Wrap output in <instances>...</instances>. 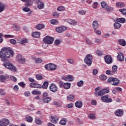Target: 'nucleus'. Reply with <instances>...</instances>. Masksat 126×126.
<instances>
[{
	"mask_svg": "<svg viewBox=\"0 0 126 126\" xmlns=\"http://www.w3.org/2000/svg\"><path fill=\"white\" fill-rule=\"evenodd\" d=\"M13 55V51L10 47H4L0 51V58H1L2 62H7L8 59L7 58L12 57Z\"/></svg>",
	"mask_w": 126,
	"mask_h": 126,
	"instance_id": "1",
	"label": "nucleus"
},
{
	"mask_svg": "<svg viewBox=\"0 0 126 126\" xmlns=\"http://www.w3.org/2000/svg\"><path fill=\"white\" fill-rule=\"evenodd\" d=\"M107 83L111 84L113 86H118L120 84V80L117 78L111 77L107 79Z\"/></svg>",
	"mask_w": 126,
	"mask_h": 126,
	"instance_id": "2",
	"label": "nucleus"
},
{
	"mask_svg": "<svg viewBox=\"0 0 126 126\" xmlns=\"http://www.w3.org/2000/svg\"><path fill=\"white\" fill-rule=\"evenodd\" d=\"M2 65L6 67V68H8V69L11 70V71H13V72H16V67L13 65V64H12V63H11L6 62L4 64H2Z\"/></svg>",
	"mask_w": 126,
	"mask_h": 126,
	"instance_id": "3",
	"label": "nucleus"
},
{
	"mask_svg": "<svg viewBox=\"0 0 126 126\" xmlns=\"http://www.w3.org/2000/svg\"><path fill=\"white\" fill-rule=\"evenodd\" d=\"M93 60V57L91 54H88L86 56V57L84 59V63L90 66L92 64V61Z\"/></svg>",
	"mask_w": 126,
	"mask_h": 126,
	"instance_id": "4",
	"label": "nucleus"
},
{
	"mask_svg": "<svg viewBox=\"0 0 126 126\" xmlns=\"http://www.w3.org/2000/svg\"><path fill=\"white\" fill-rule=\"evenodd\" d=\"M54 40L55 38L54 37L49 36L44 37L43 40L44 43L48 45H52Z\"/></svg>",
	"mask_w": 126,
	"mask_h": 126,
	"instance_id": "5",
	"label": "nucleus"
},
{
	"mask_svg": "<svg viewBox=\"0 0 126 126\" xmlns=\"http://www.w3.org/2000/svg\"><path fill=\"white\" fill-rule=\"evenodd\" d=\"M45 69L47 70H56L57 69V65H55L54 63H50L46 64L44 66Z\"/></svg>",
	"mask_w": 126,
	"mask_h": 126,
	"instance_id": "6",
	"label": "nucleus"
},
{
	"mask_svg": "<svg viewBox=\"0 0 126 126\" xmlns=\"http://www.w3.org/2000/svg\"><path fill=\"white\" fill-rule=\"evenodd\" d=\"M108 95H104L101 97V100L104 103H111V102H113V99L111 98H109Z\"/></svg>",
	"mask_w": 126,
	"mask_h": 126,
	"instance_id": "7",
	"label": "nucleus"
},
{
	"mask_svg": "<svg viewBox=\"0 0 126 126\" xmlns=\"http://www.w3.org/2000/svg\"><path fill=\"white\" fill-rule=\"evenodd\" d=\"M17 60L18 63H25V62H26L25 58H24L23 56L20 54H18L17 56Z\"/></svg>",
	"mask_w": 126,
	"mask_h": 126,
	"instance_id": "8",
	"label": "nucleus"
},
{
	"mask_svg": "<svg viewBox=\"0 0 126 126\" xmlns=\"http://www.w3.org/2000/svg\"><path fill=\"white\" fill-rule=\"evenodd\" d=\"M49 89L51 92L55 93V92H57L58 91V87H57L56 84L52 83L50 85Z\"/></svg>",
	"mask_w": 126,
	"mask_h": 126,
	"instance_id": "9",
	"label": "nucleus"
},
{
	"mask_svg": "<svg viewBox=\"0 0 126 126\" xmlns=\"http://www.w3.org/2000/svg\"><path fill=\"white\" fill-rule=\"evenodd\" d=\"M104 60L105 63L108 64H110V63H113V60L112 59V57L110 55H106L104 57Z\"/></svg>",
	"mask_w": 126,
	"mask_h": 126,
	"instance_id": "10",
	"label": "nucleus"
},
{
	"mask_svg": "<svg viewBox=\"0 0 126 126\" xmlns=\"http://www.w3.org/2000/svg\"><path fill=\"white\" fill-rule=\"evenodd\" d=\"M8 125H9V121L7 119L0 121V126H7Z\"/></svg>",
	"mask_w": 126,
	"mask_h": 126,
	"instance_id": "11",
	"label": "nucleus"
},
{
	"mask_svg": "<svg viewBox=\"0 0 126 126\" xmlns=\"http://www.w3.org/2000/svg\"><path fill=\"white\" fill-rule=\"evenodd\" d=\"M66 27H64V26H61L59 27H58L56 29V30L57 31V32H58V33H62L64 31H65V30H66Z\"/></svg>",
	"mask_w": 126,
	"mask_h": 126,
	"instance_id": "12",
	"label": "nucleus"
},
{
	"mask_svg": "<svg viewBox=\"0 0 126 126\" xmlns=\"http://www.w3.org/2000/svg\"><path fill=\"white\" fill-rule=\"evenodd\" d=\"M63 80H65V81H73V79H74V78H73V76L71 75H68L66 77L63 78Z\"/></svg>",
	"mask_w": 126,
	"mask_h": 126,
	"instance_id": "13",
	"label": "nucleus"
},
{
	"mask_svg": "<svg viewBox=\"0 0 126 126\" xmlns=\"http://www.w3.org/2000/svg\"><path fill=\"white\" fill-rule=\"evenodd\" d=\"M117 59L120 62H124L125 61V57L124 56V53H119L117 56Z\"/></svg>",
	"mask_w": 126,
	"mask_h": 126,
	"instance_id": "14",
	"label": "nucleus"
},
{
	"mask_svg": "<svg viewBox=\"0 0 126 126\" xmlns=\"http://www.w3.org/2000/svg\"><path fill=\"white\" fill-rule=\"evenodd\" d=\"M83 105V103L80 100H78L76 101L75 103V107L76 108H78V109H81V108H82Z\"/></svg>",
	"mask_w": 126,
	"mask_h": 126,
	"instance_id": "15",
	"label": "nucleus"
},
{
	"mask_svg": "<svg viewBox=\"0 0 126 126\" xmlns=\"http://www.w3.org/2000/svg\"><path fill=\"white\" fill-rule=\"evenodd\" d=\"M124 114V110L122 109H118L115 112V116L117 117H122Z\"/></svg>",
	"mask_w": 126,
	"mask_h": 126,
	"instance_id": "16",
	"label": "nucleus"
},
{
	"mask_svg": "<svg viewBox=\"0 0 126 126\" xmlns=\"http://www.w3.org/2000/svg\"><path fill=\"white\" fill-rule=\"evenodd\" d=\"M92 25H93V28H94V31H96L98 27H99V23H98V21H94L93 22Z\"/></svg>",
	"mask_w": 126,
	"mask_h": 126,
	"instance_id": "17",
	"label": "nucleus"
},
{
	"mask_svg": "<svg viewBox=\"0 0 126 126\" xmlns=\"http://www.w3.org/2000/svg\"><path fill=\"white\" fill-rule=\"evenodd\" d=\"M59 121V117L58 116H51V122L53 124H57Z\"/></svg>",
	"mask_w": 126,
	"mask_h": 126,
	"instance_id": "18",
	"label": "nucleus"
},
{
	"mask_svg": "<svg viewBox=\"0 0 126 126\" xmlns=\"http://www.w3.org/2000/svg\"><path fill=\"white\" fill-rule=\"evenodd\" d=\"M37 30H42V29H44L45 28V25L42 24H38L35 26V27Z\"/></svg>",
	"mask_w": 126,
	"mask_h": 126,
	"instance_id": "19",
	"label": "nucleus"
},
{
	"mask_svg": "<svg viewBox=\"0 0 126 126\" xmlns=\"http://www.w3.org/2000/svg\"><path fill=\"white\" fill-rule=\"evenodd\" d=\"M44 5H45V4L41 0L37 3V7L39 9H43Z\"/></svg>",
	"mask_w": 126,
	"mask_h": 126,
	"instance_id": "20",
	"label": "nucleus"
},
{
	"mask_svg": "<svg viewBox=\"0 0 126 126\" xmlns=\"http://www.w3.org/2000/svg\"><path fill=\"white\" fill-rule=\"evenodd\" d=\"M9 76H3L2 75H0V82H4L7 78H9Z\"/></svg>",
	"mask_w": 126,
	"mask_h": 126,
	"instance_id": "21",
	"label": "nucleus"
},
{
	"mask_svg": "<svg viewBox=\"0 0 126 126\" xmlns=\"http://www.w3.org/2000/svg\"><path fill=\"white\" fill-rule=\"evenodd\" d=\"M40 35H41V33L38 32H35L32 34V37H34V38H39Z\"/></svg>",
	"mask_w": 126,
	"mask_h": 126,
	"instance_id": "22",
	"label": "nucleus"
},
{
	"mask_svg": "<svg viewBox=\"0 0 126 126\" xmlns=\"http://www.w3.org/2000/svg\"><path fill=\"white\" fill-rule=\"evenodd\" d=\"M119 43L121 46H123V47H125V46L126 45V41L125 40V39H119L118 40Z\"/></svg>",
	"mask_w": 126,
	"mask_h": 126,
	"instance_id": "23",
	"label": "nucleus"
},
{
	"mask_svg": "<svg viewBox=\"0 0 126 126\" xmlns=\"http://www.w3.org/2000/svg\"><path fill=\"white\" fill-rule=\"evenodd\" d=\"M67 22L69 24H70V25L75 26V25H76V24H77V23L76 22H75V21H74V20H71V19H67Z\"/></svg>",
	"mask_w": 126,
	"mask_h": 126,
	"instance_id": "24",
	"label": "nucleus"
},
{
	"mask_svg": "<svg viewBox=\"0 0 126 126\" xmlns=\"http://www.w3.org/2000/svg\"><path fill=\"white\" fill-rule=\"evenodd\" d=\"M25 2H26L25 6L27 7L31 6L33 4V1L32 0H27Z\"/></svg>",
	"mask_w": 126,
	"mask_h": 126,
	"instance_id": "25",
	"label": "nucleus"
},
{
	"mask_svg": "<svg viewBox=\"0 0 126 126\" xmlns=\"http://www.w3.org/2000/svg\"><path fill=\"white\" fill-rule=\"evenodd\" d=\"M66 123H67V120L65 118H63L60 122L59 124L62 126H65L66 125Z\"/></svg>",
	"mask_w": 126,
	"mask_h": 126,
	"instance_id": "26",
	"label": "nucleus"
},
{
	"mask_svg": "<svg viewBox=\"0 0 126 126\" xmlns=\"http://www.w3.org/2000/svg\"><path fill=\"white\" fill-rule=\"evenodd\" d=\"M111 71L112 72V73L113 74L117 73L118 72V66L113 65Z\"/></svg>",
	"mask_w": 126,
	"mask_h": 126,
	"instance_id": "27",
	"label": "nucleus"
},
{
	"mask_svg": "<svg viewBox=\"0 0 126 126\" xmlns=\"http://www.w3.org/2000/svg\"><path fill=\"white\" fill-rule=\"evenodd\" d=\"M116 6L117 7H120V8H123V7H125V3L122 2H118L116 4Z\"/></svg>",
	"mask_w": 126,
	"mask_h": 126,
	"instance_id": "28",
	"label": "nucleus"
},
{
	"mask_svg": "<svg viewBox=\"0 0 126 126\" xmlns=\"http://www.w3.org/2000/svg\"><path fill=\"white\" fill-rule=\"evenodd\" d=\"M71 86V84L70 83H64L63 84V88L64 89H69Z\"/></svg>",
	"mask_w": 126,
	"mask_h": 126,
	"instance_id": "29",
	"label": "nucleus"
},
{
	"mask_svg": "<svg viewBox=\"0 0 126 126\" xmlns=\"http://www.w3.org/2000/svg\"><path fill=\"white\" fill-rule=\"evenodd\" d=\"M43 101L44 103H46L48 104V103H50L51 102V100H52V98H51V97H45L44 98H43Z\"/></svg>",
	"mask_w": 126,
	"mask_h": 126,
	"instance_id": "30",
	"label": "nucleus"
},
{
	"mask_svg": "<svg viewBox=\"0 0 126 126\" xmlns=\"http://www.w3.org/2000/svg\"><path fill=\"white\" fill-rule=\"evenodd\" d=\"M114 27L115 28V29H120V28H121V27H122V25H121V24H120L119 22H115L114 24Z\"/></svg>",
	"mask_w": 126,
	"mask_h": 126,
	"instance_id": "31",
	"label": "nucleus"
},
{
	"mask_svg": "<svg viewBox=\"0 0 126 126\" xmlns=\"http://www.w3.org/2000/svg\"><path fill=\"white\" fill-rule=\"evenodd\" d=\"M116 21L120 23H125L126 22V19L124 18H118L116 19Z\"/></svg>",
	"mask_w": 126,
	"mask_h": 126,
	"instance_id": "32",
	"label": "nucleus"
},
{
	"mask_svg": "<svg viewBox=\"0 0 126 126\" xmlns=\"http://www.w3.org/2000/svg\"><path fill=\"white\" fill-rule=\"evenodd\" d=\"M32 95H41L42 92L40 91L33 90L32 92Z\"/></svg>",
	"mask_w": 126,
	"mask_h": 126,
	"instance_id": "33",
	"label": "nucleus"
},
{
	"mask_svg": "<svg viewBox=\"0 0 126 126\" xmlns=\"http://www.w3.org/2000/svg\"><path fill=\"white\" fill-rule=\"evenodd\" d=\"M48 86H49V82L45 81L41 86V88H43V89H47V88H48Z\"/></svg>",
	"mask_w": 126,
	"mask_h": 126,
	"instance_id": "34",
	"label": "nucleus"
},
{
	"mask_svg": "<svg viewBox=\"0 0 126 126\" xmlns=\"http://www.w3.org/2000/svg\"><path fill=\"white\" fill-rule=\"evenodd\" d=\"M5 9V4L0 2V13L2 12Z\"/></svg>",
	"mask_w": 126,
	"mask_h": 126,
	"instance_id": "35",
	"label": "nucleus"
},
{
	"mask_svg": "<svg viewBox=\"0 0 126 126\" xmlns=\"http://www.w3.org/2000/svg\"><path fill=\"white\" fill-rule=\"evenodd\" d=\"M105 9H106V10L108 12H112V11L114 10V8L107 5V6L105 8Z\"/></svg>",
	"mask_w": 126,
	"mask_h": 126,
	"instance_id": "36",
	"label": "nucleus"
},
{
	"mask_svg": "<svg viewBox=\"0 0 126 126\" xmlns=\"http://www.w3.org/2000/svg\"><path fill=\"white\" fill-rule=\"evenodd\" d=\"M88 117L89 118V119H90V120L96 119V117H95V114H94L93 113H90L88 115Z\"/></svg>",
	"mask_w": 126,
	"mask_h": 126,
	"instance_id": "37",
	"label": "nucleus"
},
{
	"mask_svg": "<svg viewBox=\"0 0 126 126\" xmlns=\"http://www.w3.org/2000/svg\"><path fill=\"white\" fill-rule=\"evenodd\" d=\"M50 23L53 25H57L59 23V21L56 19H52L50 21Z\"/></svg>",
	"mask_w": 126,
	"mask_h": 126,
	"instance_id": "38",
	"label": "nucleus"
},
{
	"mask_svg": "<svg viewBox=\"0 0 126 126\" xmlns=\"http://www.w3.org/2000/svg\"><path fill=\"white\" fill-rule=\"evenodd\" d=\"M102 90L104 95L105 94H107V93H109L110 92V89H109V88H105Z\"/></svg>",
	"mask_w": 126,
	"mask_h": 126,
	"instance_id": "39",
	"label": "nucleus"
},
{
	"mask_svg": "<svg viewBox=\"0 0 126 126\" xmlns=\"http://www.w3.org/2000/svg\"><path fill=\"white\" fill-rule=\"evenodd\" d=\"M101 6L102 8H106L108 6V4L105 1H102L101 2Z\"/></svg>",
	"mask_w": 126,
	"mask_h": 126,
	"instance_id": "40",
	"label": "nucleus"
},
{
	"mask_svg": "<svg viewBox=\"0 0 126 126\" xmlns=\"http://www.w3.org/2000/svg\"><path fill=\"white\" fill-rule=\"evenodd\" d=\"M26 120L27 122H28L29 123H32L33 121V118L31 117V116H27L26 117Z\"/></svg>",
	"mask_w": 126,
	"mask_h": 126,
	"instance_id": "41",
	"label": "nucleus"
},
{
	"mask_svg": "<svg viewBox=\"0 0 126 126\" xmlns=\"http://www.w3.org/2000/svg\"><path fill=\"white\" fill-rule=\"evenodd\" d=\"M119 11H120V12H121V13L123 15H126V8L120 9L119 10Z\"/></svg>",
	"mask_w": 126,
	"mask_h": 126,
	"instance_id": "42",
	"label": "nucleus"
},
{
	"mask_svg": "<svg viewBox=\"0 0 126 126\" xmlns=\"http://www.w3.org/2000/svg\"><path fill=\"white\" fill-rule=\"evenodd\" d=\"M41 96L42 98L44 99L48 97V96H49V93H48L47 92H44Z\"/></svg>",
	"mask_w": 126,
	"mask_h": 126,
	"instance_id": "43",
	"label": "nucleus"
},
{
	"mask_svg": "<svg viewBox=\"0 0 126 126\" xmlns=\"http://www.w3.org/2000/svg\"><path fill=\"white\" fill-rule=\"evenodd\" d=\"M84 84V82H83V81L81 80L79 82H78L77 83V86H78V87H82V86H83V84Z\"/></svg>",
	"mask_w": 126,
	"mask_h": 126,
	"instance_id": "44",
	"label": "nucleus"
},
{
	"mask_svg": "<svg viewBox=\"0 0 126 126\" xmlns=\"http://www.w3.org/2000/svg\"><path fill=\"white\" fill-rule=\"evenodd\" d=\"M99 78L100 80H103V81H105V80L107 79V76H106L105 75H101L99 76Z\"/></svg>",
	"mask_w": 126,
	"mask_h": 126,
	"instance_id": "45",
	"label": "nucleus"
},
{
	"mask_svg": "<svg viewBox=\"0 0 126 126\" xmlns=\"http://www.w3.org/2000/svg\"><path fill=\"white\" fill-rule=\"evenodd\" d=\"M35 122L36 125H41L42 121L38 118H36L35 119Z\"/></svg>",
	"mask_w": 126,
	"mask_h": 126,
	"instance_id": "46",
	"label": "nucleus"
},
{
	"mask_svg": "<svg viewBox=\"0 0 126 126\" xmlns=\"http://www.w3.org/2000/svg\"><path fill=\"white\" fill-rule=\"evenodd\" d=\"M67 62L69 63H70V64H73L74 63V60L73 59H68Z\"/></svg>",
	"mask_w": 126,
	"mask_h": 126,
	"instance_id": "47",
	"label": "nucleus"
},
{
	"mask_svg": "<svg viewBox=\"0 0 126 126\" xmlns=\"http://www.w3.org/2000/svg\"><path fill=\"white\" fill-rule=\"evenodd\" d=\"M64 9V7L63 6H60L57 8V10H58V11H63Z\"/></svg>",
	"mask_w": 126,
	"mask_h": 126,
	"instance_id": "48",
	"label": "nucleus"
},
{
	"mask_svg": "<svg viewBox=\"0 0 126 126\" xmlns=\"http://www.w3.org/2000/svg\"><path fill=\"white\" fill-rule=\"evenodd\" d=\"M67 98L69 100V101H72L73 99H74V95H70L67 96Z\"/></svg>",
	"mask_w": 126,
	"mask_h": 126,
	"instance_id": "49",
	"label": "nucleus"
},
{
	"mask_svg": "<svg viewBox=\"0 0 126 126\" xmlns=\"http://www.w3.org/2000/svg\"><path fill=\"white\" fill-rule=\"evenodd\" d=\"M10 43L12 44V45H16V40L14 39H11L10 40Z\"/></svg>",
	"mask_w": 126,
	"mask_h": 126,
	"instance_id": "50",
	"label": "nucleus"
},
{
	"mask_svg": "<svg viewBox=\"0 0 126 126\" xmlns=\"http://www.w3.org/2000/svg\"><path fill=\"white\" fill-rule=\"evenodd\" d=\"M97 95L98 96H99L100 97H101V96H103V95L104 94V93L103 92V90H100L98 93H97Z\"/></svg>",
	"mask_w": 126,
	"mask_h": 126,
	"instance_id": "51",
	"label": "nucleus"
},
{
	"mask_svg": "<svg viewBox=\"0 0 126 126\" xmlns=\"http://www.w3.org/2000/svg\"><path fill=\"white\" fill-rule=\"evenodd\" d=\"M105 73H106V74H107V75H113V74H114L113 73V72H112V71L110 70H107L106 71Z\"/></svg>",
	"mask_w": 126,
	"mask_h": 126,
	"instance_id": "52",
	"label": "nucleus"
},
{
	"mask_svg": "<svg viewBox=\"0 0 126 126\" xmlns=\"http://www.w3.org/2000/svg\"><path fill=\"white\" fill-rule=\"evenodd\" d=\"M79 13L81 15H85V14H86V11L83 10H80L79 11Z\"/></svg>",
	"mask_w": 126,
	"mask_h": 126,
	"instance_id": "53",
	"label": "nucleus"
},
{
	"mask_svg": "<svg viewBox=\"0 0 126 126\" xmlns=\"http://www.w3.org/2000/svg\"><path fill=\"white\" fill-rule=\"evenodd\" d=\"M36 78L37 80H41V79H43V77L42 76V75H40L39 74H37L36 75Z\"/></svg>",
	"mask_w": 126,
	"mask_h": 126,
	"instance_id": "54",
	"label": "nucleus"
},
{
	"mask_svg": "<svg viewBox=\"0 0 126 126\" xmlns=\"http://www.w3.org/2000/svg\"><path fill=\"white\" fill-rule=\"evenodd\" d=\"M23 11H25V12H28L29 11H30V8H28L27 6H26L23 8Z\"/></svg>",
	"mask_w": 126,
	"mask_h": 126,
	"instance_id": "55",
	"label": "nucleus"
},
{
	"mask_svg": "<svg viewBox=\"0 0 126 126\" xmlns=\"http://www.w3.org/2000/svg\"><path fill=\"white\" fill-rule=\"evenodd\" d=\"M54 44L55 46H59V45L61 44V41H60L59 39H56L54 42Z\"/></svg>",
	"mask_w": 126,
	"mask_h": 126,
	"instance_id": "56",
	"label": "nucleus"
},
{
	"mask_svg": "<svg viewBox=\"0 0 126 126\" xmlns=\"http://www.w3.org/2000/svg\"><path fill=\"white\" fill-rule=\"evenodd\" d=\"M42 62H43V61L40 58H37L36 59H35L36 63H41Z\"/></svg>",
	"mask_w": 126,
	"mask_h": 126,
	"instance_id": "57",
	"label": "nucleus"
},
{
	"mask_svg": "<svg viewBox=\"0 0 126 126\" xmlns=\"http://www.w3.org/2000/svg\"><path fill=\"white\" fill-rule=\"evenodd\" d=\"M86 42L87 44H88V45H89V46H91V45H92V42H91V40H90V39L88 38H87L86 39Z\"/></svg>",
	"mask_w": 126,
	"mask_h": 126,
	"instance_id": "58",
	"label": "nucleus"
},
{
	"mask_svg": "<svg viewBox=\"0 0 126 126\" xmlns=\"http://www.w3.org/2000/svg\"><path fill=\"white\" fill-rule=\"evenodd\" d=\"M34 88H42V85L39 84L34 83Z\"/></svg>",
	"mask_w": 126,
	"mask_h": 126,
	"instance_id": "59",
	"label": "nucleus"
},
{
	"mask_svg": "<svg viewBox=\"0 0 126 126\" xmlns=\"http://www.w3.org/2000/svg\"><path fill=\"white\" fill-rule=\"evenodd\" d=\"M10 79L14 82H16L17 81V79H16V78L13 76H11L10 77Z\"/></svg>",
	"mask_w": 126,
	"mask_h": 126,
	"instance_id": "60",
	"label": "nucleus"
},
{
	"mask_svg": "<svg viewBox=\"0 0 126 126\" xmlns=\"http://www.w3.org/2000/svg\"><path fill=\"white\" fill-rule=\"evenodd\" d=\"M96 54L97 56H102L103 55V52L101 51V50H97L96 51Z\"/></svg>",
	"mask_w": 126,
	"mask_h": 126,
	"instance_id": "61",
	"label": "nucleus"
},
{
	"mask_svg": "<svg viewBox=\"0 0 126 126\" xmlns=\"http://www.w3.org/2000/svg\"><path fill=\"white\" fill-rule=\"evenodd\" d=\"M53 16L54 17H59L60 16V14H59V13L55 12L54 13H53Z\"/></svg>",
	"mask_w": 126,
	"mask_h": 126,
	"instance_id": "62",
	"label": "nucleus"
},
{
	"mask_svg": "<svg viewBox=\"0 0 126 126\" xmlns=\"http://www.w3.org/2000/svg\"><path fill=\"white\" fill-rule=\"evenodd\" d=\"M53 105H55L57 107H60L61 105H60V103L58 102V101H54L53 102Z\"/></svg>",
	"mask_w": 126,
	"mask_h": 126,
	"instance_id": "63",
	"label": "nucleus"
},
{
	"mask_svg": "<svg viewBox=\"0 0 126 126\" xmlns=\"http://www.w3.org/2000/svg\"><path fill=\"white\" fill-rule=\"evenodd\" d=\"M0 95H5V92H4V90L0 89Z\"/></svg>",
	"mask_w": 126,
	"mask_h": 126,
	"instance_id": "64",
	"label": "nucleus"
}]
</instances>
